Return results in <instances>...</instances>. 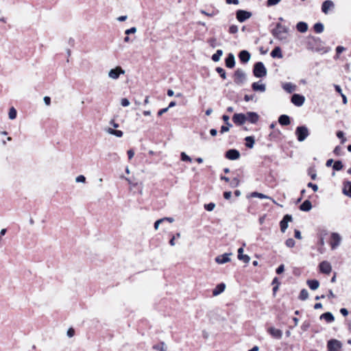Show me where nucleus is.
I'll return each instance as SVG.
<instances>
[{"mask_svg": "<svg viewBox=\"0 0 351 351\" xmlns=\"http://www.w3.org/2000/svg\"><path fill=\"white\" fill-rule=\"evenodd\" d=\"M271 34L274 38L280 41L287 43H288L289 28L281 23H278L276 27L272 29Z\"/></svg>", "mask_w": 351, "mask_h": 351, "instance_id": "1", "label": "nucleus"}, {"mask_svg": "<svg viewBox=\"0 0 351 351\" xmlns=\"http://www.w3.org/2000/svg\"><path fill=\"white\" fill-rule=\"evenodd\" d=\"M253 73L256 77H263L267 75V69L262 62H258L254 64Z\"/></svg>", "mask_w": 351, "mask_h": 351, "instance_id": "2", "label": "nucleus"}, {"mask_svg": "<svg viewBox=\"0 0 351 351\" xmlns=\"http://www.w3.org/2000/svg\"><path fill=\"white\" fill-rule=\"evenodd\" d=\"M295 135L298 141L302 142L309 135L308 130L306 126H298L295 130Z\"/></svg>", "mask_w": 351, "mask_h": 351, "instance_id": "3", "label": "nucleus"}, {"mask_svg": "<svg viewBox=\"0 0 351 351\" xmlns=\"http://www.w3.org/2000/svg\"><path fill=\"white\" fill-rule=\"evenodd\" d=\"M246 80V74L243 70L238 69L234 72V82L238 85L243 84Z\"/></svg>", "mask_w": 351, "mask_h": 351, "instance_id": "4", "label": "nucleus"}, {"mask_svg": "<svg viewBox=\"0 0 351 351\" xmlns=\"http://www.w3.org/2000/svg\"><path fill=\"white\" fill-rule=\"evenodd\" d=\"M342 348V343L337 339H330L327 342L328 351H339Z\"/></svg>", "mask_w": 351, "mask_h": 351, "instance_id": "5", "label": "nucleus"}, {"mask_svg": "<svg viewBox=\"0 0 351 351\" xmlns=\"http://www.w3.org/2000/svg\"><path fill=\"white\" fill-rule=\"evenodd\" d=\"M252 15V14L250 12L243 10H239L236 13L237 19L241 23H243L247 19H250Z\"/></svg>", "mask_w": 351, "mask_h": 351, "instance_id": "6", "label": "nucleus"}, {"mask_svg": "<svg viewBox=\"0 0 351 351\" xmlns=\"http://www.w3.org/2000/svg\"><path fill=\"white\" fill-rule=\"evenodd\" d=\"M125 70H123L121 66H117L114 69H112L108 72V77L112 80H117L121 74H124Z\"/></svg>", "mask_w": 351, "mask_h": 351, "instance_id": "7", "label": "nucleus"}, {"mask_svg": "<svg viewBox=\"0 0 351 351\" xmlns=\"http://www.w3.org/2000/svg\"><path fill=\"white\" fill-rule=\"evenodd\" d=\"M341 236L336 232H333L331 234V241L330 246L332 250L336 249L341 243Z\"/></svg>", "mask_w": 351, "mask_h": 351, "instance_id": "8", "label": "nucleus"}, {"mask_svg": "<svg viewBox=\"0 0 351 351\" xmlns=\"http://www.w3.org/2000/svg\"><path fill=\"white\" fill-rule=\"evenodd\" d=\"M305 101V97L299 94H293L291 97V102L296 106H302Z\"/></svg>", "mask_w": 351, "mask_h": 351, "instance_id": "9", "label": "nucleus"}, {"mask_svg": "<svg viewBox=\"0 0 351 351\" xmlns=\"http://www.w3.org/2000/svg\"><path fill=\"white\" fill-rule=\"evenodd\" d=\"M232 253H225L222 255L217 256L215 258V262L219 265L225 264L230 261V256H232Z\"/></svg>", "mask_w": 351, "mask_h": 351, "instance_id": "10", "label": "nucleus"}, {"mask_svg": "<svg viewBox=\"0 0 351 351\" xmlns=\"http://www.w3.org/2000/svg\"><path fill=\"white\" fill-rule=\"evenodd\" d=\"M319 270L322 273L329 274L332 271V266L330 263L326 261H324L319 263Z\"/></svg>", "mask_w": 351, "mask_h": 351, "instance_id": "11", "label": "nucleus"}, {"mask_svg": "<svg viewBox=\"0 0 351 351\" xmlns=\"http://www.w3.org/2000/svg\"><path fill=\"white\" fill-rule=\"evenodd\" d=\"M232 121L236 125H241L246 122L245 114L236 113L232 117Z\"/></svg>", "mask_w": 351, "mask_h": 351, "instance_id": "12", "label": "nucleus"}, {"mask_svg": "<svg viewBox=\"0 0 351 351\" xmlns=\"http://www.w3.org/2000/svg\"><path fill=\"white\" fill-rule=\"evenodd\" d=\"M292 221V217L290 215H285L280 222V230L285 232L288 228V223Z\"/></svg>", "mask_w": 351, "mask_h": 351, "instance_id": "13", "label": "nucleus"}, {"mask_svg": "<svg viewBox=\"0 0 351 351\" xmlns=\"http://www.w3.org/2000/svg\"><path fill=\"white\" fill-rule=\"evenodd\" d=\"M226 157L232 160H237L240 157V153L238 150L234 149H229L226 153Z\"/></svg>", "mask_w": 351, "mask_h": 351, "instance_id": "14", "label": "nucleus"}, {"mask_svg": "<svg viewBox=\"0 0 351 351\" xmlns=\"http://www.w3.org/2000/svg\"><path fill=\"white\" fill-rule=\"evenodd\" d=\"M246 121H248L251 123H256L259 119V116L257 113L253 112H248L245 114Z\"/></svg>", "mask_w": 351, "mask_h": 351, "instance_id": "15", "label": "nucleus"}, {"mask_svg": "<svg viewBox=\"0 0 351 351\" xmlns=\"http://www.w3.org/2000/svg\"><path fill=\"white\" fill-rule=\"evenodd\" d=\"M268 332L274 338L280 339L282 337V332L274 327H270L268 328Z\"/></svg>", "mask_w": 351, "mask_h": 351, "instance_id": "16", "label": "nucleus"}, {"mask_svg": "<svg viewBox=\"0 0 351 351\" xmlns=\"http://www.w3.org/2000/svg\"><path fill=\"white\" fill-rule=\"evenodd\" d=\"M335 6L334 3L330 0H326L323 2L322 6V10L324 14H328V10L330 8H333Z\"/></svg>", "mask_w": 351, "mask_h": 351, "instance_id": "17", "label": "nucleus"}, {"mask_svg": "<svg viewBox=\"0 0 351 351\" xmlns=\"http://www.w3.org/2000/svg\"><path fill=\"white\" fill-rule=\"evenodd\" d=\"M239 58L242 62L246 63L250 60L251 55L247 51L243 50L239 53Z\"/></svg>", "mask_w": 351, "mask_h": 351, "instance_id": "18", "label": "nucleus"}, {"mask_svg": "<svg viewBox=\"0 0 351 351\" xmlns=\"http://www.w3.org/2000/svg\"><path fill=\"white\" fill-rule=\"evenodd\" d=\"M225 289L226 285L224 283H220L217 285L216 287L213 290V295L214 296L219 295L224 291Z\"/></svg>", "mask_w": 351, "mask_h": 351, "instance_id": "19", "label": "nucleus"}, {"mask_svg": "<svg viewBox=\"0 0 351 351\" xmlns=\"http://www.w3.org/2000/svg\"><path fill=\"white\" fill-rule=\"evenodd\" d=\"M226 65L228 68H233L235 65L234 56L232 53H229L226 59Z\"/></svg>", "mask_w": 351, "mask_h": 351, "instance_id": "20", "label": "nucleus"}, {"mask_svg": "<svg viewBox=\"0 0 351 351\" xmlns=\"http://www.w3.org/2000/svg\"><path fill=\"white\" fill-rule=\"evenodd\" d=\"M252 88L254 91H259L263 93L266 90V86L264 84H259V82H254L252 84Z\"/></svg>", "mask_w": 351, "mask_h": 351, "instance_id": "21", "label": "nucleus"}, {"mask_svg": "<svg viewBox=\"0 0 351 351\" xmlns=\"http://www.w3.org/2000/svg\"><path fill=\"white\" fill-rule=\"evenodd\" d=\"M278 122L282 125H288L290 124V118L286 114L280 115L278 118Z\"/></svg>", "mask_w": 351, "mask_h": 351, "instance_id": "22", "label": "nucleus"}, {"mask_svg": "<svg viewBox=\"0 0 351 351\" xmlns=\"http://www.w3.org/2000/svg\"><path fill=\"white\" fill-rule=\"evenodd\" d=\"M320 319H325L328 323H331V322H334V320H335V317H334L333 315L330 312H326V313H323L320 316Z\"/></svg>", "mask_w": 351, "mask_h": 351, "instance_id": "23", "label": "nucleus"}, {"mask_svg": "<svg viewBox=\"0 0 351 351\" xmlns=\"http://www.w3.org/2000/svg\"><path fill=\"white\" fill-rule=\"evenodd\" d=\"M282 88L285 91L291 93L295 90L296 86L291 82H287L282 85Z\"/></svg>", "mask_w": 351, "mask_h": 351, "instance_id": "24", "label": "nucleus"}, {"mask_svg": "<svg viewBox=\"0 0 351 351\" xmlns=\"http://www.w3.org/2000/svg\"><path fill=\"white\" fill-rule=\"evenodd\" d=\"M306 283L311 290H316L319 286V282L317 280H308Z\"/></svg>", "mask_w": 351, "mask_h": 351, "instance_id": "25", "label": "nucleus"}, {"mask_svg": "<svg viewBox=\"0 0 351 351\" xmlns=\"http://www.w3.org/2000/svg\"><path fill=\"white\" fill-rule=\"evenodd\" d=\"M312 208L311 202L306 199L300 206V209L302 211H309Z\"/></svg>", "mask_w": 351, "mask_h": 351, "instance_id": "26", "label": "nucleus"}, {"mask_svg": "<svg viewBox=\"0 0 351 351\" xmlns=\"http://www.w3.org/2000/svg\"><path fill=\"white\" fill-rule=\"evenodd\" d=\"M296 28L298 32L304 33L308 30V25L306 23L301 21L297 24Z\"/></svg>", "mask_w": 351, "mask_h": 351, "instance_id": "27", "label": "nucleus"}, {"mask_svg": "<svg viewBox=\"0 0 351 351\" xmlns=\"http://www.w3.org/2000/svg\"><path fill=\"white\" fill-rule=\"evenodd\" d=\"M251 197H258V198H261V199H269L271 200H272V202L275 204H276V201L271 198L270 197L266 195H264L263 193H258V192H253L251 193Z\"/></svg>", "mask_w": 351, "mask_h": 351, "instance_id": "28", "label": "nucleus"}, {"mask_svg": "<svg viewBox=\"0 0 351 351\" xmlns=\"http://www.w3.org/2000/svg\"><path fill=\"white\" fill-rule=\"evenodd\" d=\"M271 56L272 58H282V53L280 48L279 47H275L273 49V51L271 52Z\"/></svg>", "mask_w": 351, "mask_h": 351, "instance_id": "29", "label": "nucleus"}, {"mask_svg": "<svg viewBox=\"0 0 351 351\" xmlns=\"http://www.w3.org/2000/svg\"><path fill=\"white\" fill-rule=\"evenodd\" d=\"M245 140L246 141L245 145L247 147L250 148V149L254 147L255 141H254V138L253 136H247V137H245Z\"/></svg>", "mask_w": 351, "mask_h": 351, "instance_id": "30", "label": "nucleus"}, {"mask_svg": "<svg viewBox=\"0 0 351 351\" xmlns=\"http://www.w3.org/2000/svg\"><path fill=\"white\" fill-rule=\"evenodd\" d=\"M343 192L345 195L350 197L351 195V182H347L343 187Z\"/></svg>", "mask_w": 351, "mask_h": 351, "instance_id": "31", "label": "nucleus"}, {"mask_svg": "<svg viewBox=\"0 0 351 351\" xmlns=\"http://www.w3.org/2000/svg\"><path fill=\"white\" fill-rule=\"evenodd\" d=\"M223 55V51L221 49L217 50L216 53L212 56V60L214 62L219 61L221 56Z\"/></svg>", "mask_w": 351, "mask_h": 351, "instance_id": "32", "label": "nucleus"}, {"mask_svg": "<svg viewBox=\"0 0 351 351\" xmlns=\"http://www.w3.org/2000/svg\"><path fill=\"white\" fill-rule=\"evenodd\" d=\"M153 349L158 350V351H166L167 347L165 342H160V343L157 345H154L153 346Z\"/></svg>", "mask_w": 351, "mask_h": 351, "instance_id": "33", "label": "nucleus"}, {"mask_svg": "<svg viewBox=\"0 0 351 351\" xmlns=\"http://www.w3.org/2000/svg\"><path fill=\"white\" fill-rule=\"evenodd\" d=\"M314 30L316 33L317 34H320L322 32H323L324 29V25L321 23H317L314 25Z\"/></svg>", "mask_w": 351, "mask_h": 351, "instance_id": "34", "label": "nucleus"}, {"mask_svg": "<svg viewBox=\"0 0 351 351\" xmlns=\"http://www.w3.org/2000/svg\"><path fill=\"white\" fill-rule=\"evenodd\" d=\"M308 298V292L306 289H303L301 290L299 295V299L301 300H306Z\"/></svg>", "mask_w": 351, "mask_h": 351, "instance_id": "35", "label": "nucleus"}, {"mask_svg": "<svg viewBox=\"0 0 351 351\" xmlns=\"http://www.w3.org/2000/svg\"><path fill=\"white\" fill-rule=\"evenodd\" d=\"M16 114H17V112H16V109L14 107H12L10 109L9 113H8L9 119H12V120L14 119L16 117Z\"/></svg>", "mask_w": 351, "mask_h": 351, "instance_id": "36", "label": "nucleus"}, {"mask_svg": "<svg viewBox=\"0 0 351 351\" xmlns=\"http://www.w3.org/2000/svg\"><path fill=\"white\" fill-rule=\"evenodd\" d=\"M238 259L245 263H248L250 261V257L248 255L241 254L240 256H238Z\"/></svg>", "mask_w": 351, "mask_h": 351, "instance_id": "37", "label": "nucleus"}, {"mask_svg": "<svg viewBox=\"0 0 351 351\" xmlns=\"http://www.w3.org/2000/svg\"><path fill=\"white\" fill-rule=\"evenodd\" d=\"M208 43H209L210 46L213 48H215L219 45L217 40L215 38H211L208 40Z\"/></svg>", "mask_w": 351, "mask_h": 351, "instance_id": "38", "label": "nucleus"}, {"mask_svg": "<svg viewBox=\"0 0 351 351\" xmlns=\"http://www.w3.org/2000/svg\"><path fill=\"white\" fill-rule=\"evenodd\" d=\"M216 71L220 75V76L223 79H226V73L225 70L223 68H221V67H217L216 68Z\"/></svg>", "mask_w": 351, "mask_h": 351, "instance_id": "39", "label": "nucleus"}, {"mask_svg": "<svg viewBox=\"0 0 351 351\" xmlns=\"http://www.w3.org/2000/svg\"><path fill=\"white\" fill-rule=\"evenodd\" d=\"M343 165L342 162L340 160L335 161L333 165V169L336 171H339L342 169Z\"/></svg>", "mask_w": 351, "mask_h": 351, "instance_id": "40", "label": "nucleus"}, {"mask_svg": "<svg viewBox=\"0 0 351 351\" xmlns=\"http://www.w3.org/2000/svg\"><path fill=\"white\" fill-rule=\"evenodd\" d=\"M238 30H239V27L237 25H232L230 28H229V33L230 34H236L238 32Z\"/></svg>", "mask_w": 351, "mask_h": 351, "instance_id": "41", "label": "nucleus"}, {"mask_svg": "<svg viewBox=\"0 0 351 351\" xmlns=\"http://www.w3.org/2000/svg\"><path fill=\"white\" fill-rule=\"evenodd\" d=\"M204 208L208 211H212L215 208V204L213 202H210L209 204H205Z\"/></svg>", "mask_w": 351, "mask_h": 351, "instance_id": "42", "label": "nucleus"}, {"mask_svg": "<svg viewBox=\"0 0 351 351\" xmlns=\"http://www.w3.org/2000/svg\"><path fill=\"white\" fill-rule=\"evenodd\" d=\"M295 244V241L291 238L288 239L285 242V245L288 247H294Z\"/></svg>", "mask_w": 351, "mask_h": 351, "instance_id": "43", "label": "nucleus"}, {"mask_svg": "<svg viewBox=\"0 0 351 351\" xmlns=\"http://www.w3.org/2000/svg\"><path fill=\"white\" fill-rule=\"evenodd\" d=\"M181 160L182 161H188V162H191V160H192L191 157H189L185 152L181 153Z\"/></svg>", "mask_w": 351, "mask_h": 351, "instance_id": "44", "label": "nucleus"}, {"mask_svg": "<svg viewBox=\"0 0 351 351\" xmlns=\"http://www.w3.org/2000/svg\"><path fill=\"white\" fill-rule=\"evenodd\" d=\"M337 136L341 139V143H344L346 141V138L344 137V133L342 131H338L337 132Z\"/></svg>", "mask_w": 351, "mask_h": 351, "instance_id": "45", "label": "nucleus"}, {"mask_svg": "<svg viewBox=\"0 0 351 351\" xmlns=\"http://www.w3.org/2000/svg\"><path fill=\"white\" fill-rule=\"evenodd\" d=\"M136 31H137L136 28L135 27H131V28H130V29H126V30L125 31V34L126 35H130V34H134V33H136Z\"/></svg>", "mask_w": 351, "mask_h": 351, "instance_id": "46", "label": "nucleus"}, {"mask_svg": "<svg viewBox=\"0 0 351 351\" xmlns=\"http://www.w3.org/2000/svg\"><path fill=\"white\" fill-rule=\"evenodd\" d=\"M281 0H267V5L268 6H273L277 5Z\"/></svg>", "mask_w": 351, "mask_h": 351, "instance_id": "47", "label": "nucleus"}, {"mask_svg": "<svg viewBox=\"0 0 351 351\" xmlns=\"http://www.w3.org/2000/svg\"><path fill=\"white\" fill-rule=\"evenodd\" d=\"M130 104V101L127 98H123L121 100V104L123 107L128 106Z\"/></svg>", "mask_w": 351, "mask_h": 351, "instance_id": "48", "label": "nucleus"}, {"mask_svg": "<svg viewBox=\"0 0 351 351\" xmlns=\"http://www.w3.org/2000/svg\"><path fill=\"white\" fill-rule=\"evenodd\" d=\"M333 153L337 156L341 154V147L340 146H336L333 150Z\"/></svg>", "mask_w": 351, "mask_h": 351, "instance_id": "49", "label": "nucleus"}, {"mask_svg": "<svg viewBox=\"0 0 351 351\" xmlns=\"http://www.w3.org/2000/svg\"><path fill=\"white\" fill-rule=\"evenodd\" d=\"M86 181V178L82 176V175H80V176H78L77 177H76L75 178V182H82V183H84Z\"/></svg>", "mask_w": 351, "mask_h": 351, "instance_id": "50", "label": "nucleus"}, {"mask_svg": "<svg viewBox=\"0 0 351 351\" xmlns=\"http://www.w3.org/2000/svg\"><path fill=\"white\" fill-rule=\"evenodd\" d=\"M308 187H310L315 192H316L317 190H318V186L317 184H313L311 182H309L308 184H307Z\"/></svg>", "mask_w": 351, "mask_h": 351, "instance_id": "51", "label": "nucleus"}, {"mask_svg": "<svg viewBox=\"0 0 351 351\" xmlns=\"http://www.w3.org/2000/svg\"><path fill=\"white\" fill-rule=\"evenodd\" d=\"M285 270V266L284 265H280L277 269H276V273L278 274H282Z\"/></svg>", "mask_w": 351, "mask_h": 351, "instance_id": "52", "label": "nucleus"}, {"mask_svg": "<svg viewBox=\"0 0 351 351\" xmlns=\"http://www.w3.org/2000/svg\"><path fill=\"white\" fill-rule=\"evenodd\" d=\"M164 221V219H158L157 220L155 223H154V229L155 230H158V228H159V225L162 222Z\"/></svg>", "mask_w": 351, "mask_h": 351, "instance_id": "53", "label": "nucleus"}, {"mask_svg": "<svg viewBox=\"0 0 351 351\" xmlns=\"http://www.w3.org/2000/svg\"><path fill=\"white\" fill-rule=\"evenodd\" d=\"M295 237L298 239H302V235H301V232L300 230H295Z\"/></svg>", "mask_w": 351, "mask_h": 351, "instance_id": "54", "label": "nucleus"}, {"mask_svg": "<svg viewBox=\"0 0 351 351\" xmlns=\"http://www.w3.org/2000/svg\"><path fill=\"white\" fill-rule=\"evenodd\" d=\"M232 196V193L230 191H226L223 193V197L226 199H229Z\"/></svg>", "mask_w": 351, "mask_h": 351, "instance_id": "55", "label": "nucleus"}, {"mask_svg": "<svg viewBox=\"0 0 351 351\" xmlns=\"http://www.w3.org/2000/svg\"><path fill=\"white\" fill-rule=\"evenodd\" d=\"M75 334V331L73 328H69L68 330H67V336L69 337H72Z\"/></svg>", "mask_w": 351, "mask_h": 351, "instance_id": "56", "label": "nucleus"}, {"mask_svg": "<svg viewBox=\"0 0 351 351\" xmlns=\"http://www.w3.org/2000/svg\"><path fill=\"white\" fill-rule=\"evenodd\" d=\"M45 104L47 106H49L51 104V99L49 97L45 96L43 99Z\"/></svg>", "mask_w": 351, "mask_h": 351, "instance_id": "57", "label": "nucleus"}, {"mask_svg": "<svg viewBox=\"0 0 351 351\" xmlns=\"http://www.w3.org/2000/svg\"><path fill=\"white\" fill-rule=\"evenodd\" d=\"M169 110V108H162L161 110H160L158 112V116H161L162 114H163L164 113L167 112Z\"/></svg>", "mask_w": 351, "mask_h": 351, "instance_id": "58", "label": "nucleus"}, {"mask_svg": "<svg viewBox=\"0 0 351 351\" xmlns=\"http://www.w3.org/2000/svg\"><path fill=\"white\" fill-rule=\"evenodd\" d=\"M222 119H223V120L224 121V122L226 123V125H230V122H229L230 117H229V116L223 114V117H222Z\"/></svg>", "mask_w": 351, "mask_h": 351, "instance_id": "59", "label": "nucleus"}, {"mask_svg": "<svg viewBox=\"0 0 351 351\" xmlns=\"http://www.w3.org/2000/svg\"><path fill=\"white\" fill-rule=\"evenodd\" d=\"M344 50H345V48L342 46H338L336 48V51H337V53H338V54L341 53Z\"/></svg>", "mask_w": 351, "mask_h": 351, "instance_id": "60", "label": "nucleus"}, {"mask_svg": "<svg viewBox=\"0 0 351 351\" xmlns=\"http://www.w3.org/2000/svg\"><path fill=\"white\" fill-rule=\"evenodd\" d=\"M228 131H229V127H227V126H225V125H222L221 127L220 132L221 134H223L224 132H228Z\"/></svg>", "mask_w": 351, "mask_h": 351, "instance_id": "61", "label": "nucleus"}, {"mask_svg": "<svg viewBox=\"0 0 351 351\" xmlns=\"http://www.w3.org/2000/svg\"><path fill=\"white\" fill-rule=\"evenodd\" d=\"M123 133L122 131L121 130H116L114 131V135L116 136L117 137H121L123 136Z\"/></svg>", "mask_w": 351, "mask_h": 351, "instance_id": "62", "label": "nucleus"}, {"mask_svg": "<svg viewBox=\"0 0 351 351\" xmlns=\"http://www.w3.org/2000/svg\"><path fill=\"white\" fill-rule=\"evenodd\" d=\"M340 313L343 315V316H347L348 315V311L345 308H342L340 309Z\"/></svg>", "mask_w": 351, "mask_h": 351, "instance_id": "63", "label": "nucleus"}, {"mask_svg": "<svg viewBox=\"0 0 351 351\" xmlns=\"http://www.w3.org/2000/svg\"><path fill=\"white\" fill-rule=\"evenodd\" d=\"M128 158H129V159H130H130H132V158L134 157V151H133V150H132V149L128 150Z\"/></svg>", "mask_w": 351, "mask_h": 351, "instance_id": "64", "label": "nucleus"}]
</instances>
